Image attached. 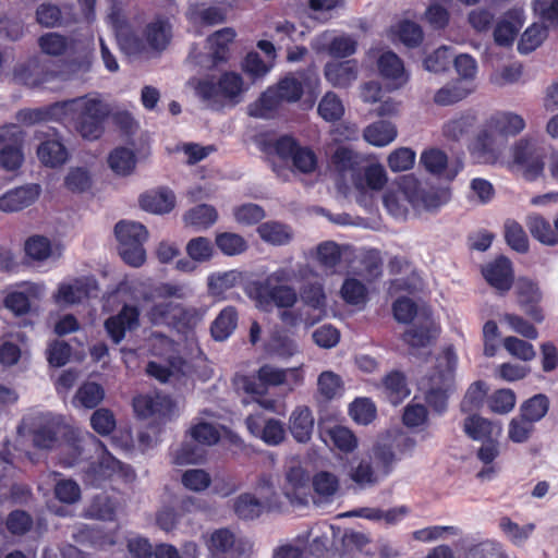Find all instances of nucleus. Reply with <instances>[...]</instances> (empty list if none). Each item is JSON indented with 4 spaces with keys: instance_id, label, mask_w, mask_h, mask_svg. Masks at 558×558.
<instances>
[{
    "instance_id": "obj_27",
    "label": "nucleus",
    "mask_w": 558,
    "mask_h": 558,
    "mask_svg": "<svg viewBox=\"0 0 558 558\" xmlns=\"http://www.w3.org/2000/svg\"><path fill=\"white\" fill-rule=\"evenodd\" d=\"M437 336L435 323L429 318H425L407 329L402 335V340L410 347L420 349L429 345Z\"/></svg>"
},
{
    "instance_id": "obj_5",
    "label": "nucleus",
    "mask_w": 558,
    "mask_h": 558,
    "mask_svg": "<svg viewBox=\"0 0 558 558\" xmlns=\"http://www.w3.org/2000/svg\"><path fill=\"white\" fill-rule=\"evenodd\" d=\"M118 250L123 262L132 267H141L146 260L144 243L148 232L144 225L120 220L114 227Z\"/></svg>"
},
{
    "instance_id": "obj_60",
    "label": "nucleus",
    "mask_w": 558,
    "mask_h": 558,
    "mask_svg": "<svg viewBox=\"0 0 558 558\" xmlns=\"http://www.w3.org/2000/svg\"><path fill=\"white\" fill-rule=\"evenodd\" d=\"M535 432V423L519 413L508 425V438L515 444L527 441Z\"/></svg>"
},
{
    "instance_id": "obj_36",
    "label": "nucleus",
    "mask_w": 558,
    "mask_h": 558,
    "mask_svg": "<svg viewBox=\"0 0 558 558\" xmlns=\"http://www.w3.org/2000/svg\"><path fill=\"white\" fill-rule=\"evenodd\" d=\"M215 245L225 256H238L248 250V243L244 236L234 232H218L215 236Z\"/></svg>"
},
{
    "instance_id": "obj_7",
    "label": "nucleus",
    "mask_w": 558,
    "mask_h": 558,
    "mask_svg": "<svg viewBox=\"0 0 558 558\" xmlns=\"http://www.w3.org/2000/svg\"><path fill=\"white\" fill-rule=\"evenodd\" d=\"M274 87L283 102H296L305 90L316 97L320 92V78L315 66H308L296 73H288Z\"/></svg>"
},
{
    "instance_id": "obj_2",
    "label": "nucleus",
    "mask_w": 558,
    "mask_h": 558,
    "mask_svg": "<svg viewBox=\"0 0 558 558\" xmlns=\"http://www.w3.org/2000/svg\"><path fill=\"white\" fill-rule=\"evenodd\" d=\"M457 367V354L452 345L442 349L432 373L427 378L425 402L432 411L442 415L448 410L450 395L454 391V372Z\"/></svg>"
},
{
    "instance_id": "obj_64",
    "label": "nucleus",
    "mask_w": 558,
    "mask_h": 558,
    "mask_svg": "<svg viewBox=\"0 0 558 558\" xmlns=\"http://www.w3.org/2000/svg\"><path fill=\"white\" fill-rule=\"evenodd\" d=\"M396 34L398 39L409 48L417 47L423 41L422 27L413 21H401L397 25Z\"/></svg>"
},
{
    "instance_id": "obj_31",
    "label": "nucleus",
    "mask_w": 558,
    "mask_h": 558,
    "mask_svg": "<svg viewBox=\"0 0 558 558\" xmlns=\"http://www.w3.org/2000/svg\"><path fill=\"white\" fill-rule=\"evenodd\" d=\"M37 44L44 54L61 57L73 47L74 41L72 38L60 33L49 32L40 35Z\"/></svg>"
},
{
    "instance_id": "obj_8",
    "label": "nucleus",
    "mask_w": 558,
    "mask_h": 558,
    "mask_svg": "<svg viewBox=\"0 0 558 558\" xmlns=\"http://www.w3.org/2000/svg\"><path fill=\"white\" fill-rule=\"evenodd\" d=\"M544 157L543 149L531 138H521L512 147L513 162L522 168L527 181H535L543 174Z\"/></svg>"
},
{
    "instance_id": "obj_53",
    "label": "nucleus",
    "mask_w": 558,
    "mask_h": 558,
    "mask_svg": "<svg viewBox=\"0 0 558 558\" xmlns=\"http://www.w3.org/2000/svg\"><path fill=\"white\" fill-rule=\"evenodd\" d=\"M373 459L381 478L392 472L393 465L398 460L392 447L386 444H377L373 447Z\"/></svg>"
},
{
    "instance_id": "obj_12",
    "label": "nucleus",
    "mask_w": 558,
    "mask_h": 558,
    "mask_svg": "<svg viewBox=\"0 0 558 558\" xmlns=\"http://www.w3.org/2000/svg\"><path fill=\"white\" fill-rule=\"evenodd\" d=\"M141 310L137 305L124 303L121 310L109 316L104 327L114 344H119L126 335V331H134L141 326Z\"/></svg>"
},
{
    "instance_id": "obj_6",
    "label": "nucleus",
    "mask_w": 558,
    "mask_h": 558,
    "mask_svg": "<svg viewBox=\"0 0 558 558\" xmlns=\"http://www.w3.org/2000/svg\"><path fill=\"white\" fill-rule=\"evenodd\" d=\"M287 384V372L270 364L262 365L255 375H244L241 378L243 391L251 395L253 399L267 410H274L275 401L266 399L269 387H277Z\"/></svg>"
},
{
    "instance_id": "obj_20",
    "label": "nucleus",
    "mask_w": 558,
    "mask_h": 558,
    "mask_svg": "<svg viewBox=\"0 0 558 558\" xmlns=\"http://www.w3.org/2000/svg\"><path fill=\"white\" fill-rule=\"evenodd\" d=\"M420 163L428 173L438 178H445L449 181H452L457 177L461 168L449 169L447 154L436 147L424 149L420 157Z\"/></svg>"
},
{
    "instance_id": "obj_25",
    "label": "nucleus",
    "mask_w": 558,
    "mask_h": 558,
    "mask_svg": "<svg viewBox=\"0 0 558 558\" xmlns=\"http://www.w3.org/2000/svg\"><path fill=\"white\" fill-rule=\"evenodd\" d=\"M141 207L154 214L170 213L175 205V196L169 189L148 191L140 197Z\"/></svg>"
},
{
    "instance_id": "obj_18",
    "label": "nucleus",
    "mask_w": 558,
    "mask_h": 558,
    "mask_svg": "<svg viewBox=\"0 0 558 558\" xmlns=\"http://www.w3.org/2000/svg\"><path fill=\"white\" fill-rule=\"evenodd\" d=\"M40 186L38 184H28L8 191L0 196V210L5 213L20 211L39 197Z\"/></svg>"
},
{
    "instance_id": "obj_37",
    "label": "nucleus",
    "mask_w": 558,
    "mask_h": 558,
    "mask_svg": "<svg viewBox=\"0 0 558 558\" xmlns=\"http://www.w3.org/2000/svg\"><path fill=\"white\" fill-rule=\"evenodd\" d=\"M260 239L274 245L288 244L292 239L290 228L278 221H266L257 227Z\"/></svg>"
},
{
    "instance_id": "obj_9",
    "label": "nucleus",
    "mask_w": 558,
    "mask_h": 558,
    "mask_svg": "<svg viewBox=\"0 0 558 558\" xmlns=\"http://www.w3.org/2000/svg\"><path fill=\"white\" fill-rule=\"evenodd\" d=\"M513 286L518 306L535 324H542L545 320V312L542 306L543 292L538 283L531 278L519 277Z\"/></svg>"
},
{
    "instance_id": "obj_34",
    "label": "nucleus",
    "mask_w": 558,
    "mask_h": 558,
    "mask_svg": "<svg viewBox=\"0 0 558 558\" xmlns=\"http://www.w3.org/2000/svg\"><path fill=\"white\" fill-rule=\"evenodd\" d=\"M397 136L395 124L380 120L369 124L364 130V138L374 146L383 147L390 144Z\"/></svg>"
},
{
    "instance_id": "obj_44",
    "label": "nucleus",
    "mask_w": 558,
    "mask_h": 558,
    "mask_svg": "<svg viewBox=\"0 0 558 558\" xmlns=\"http://www.w3.org/2000/svg\"><path fill=\"white\" fill-rule=\"evenodd\" d=\"M313 490L323 501H328L339 489V478L331 472L319 471L312 478Z\"/></svg>"
},
{
    "instance_id": "obj_15",
    "label": "nucleus",
    "mask_w": 558,
    "mask_h": 558,
    "mask_svg": "<svg viewBox=\"0 0 558 558\" xmlns=\"http://www.w3.org/2000/svg\"><path fill=\"white\" fill-rule=\"evenodd\" d=\"M245 425L250 434L268 446H278L286 438L284 426L277 418L265 420L260 414H250L245 418Z\"/></svg>"
},
{
    "instance_id": "obj_54",
    "label": "nucleus",
    "mask_w": 558,
    "mask_h": 558,
    "mask_svg": "<svg viewBox=\"0 0 558 558\" xmlns=\"http://www.w3.org/2000/svg\"><path fill=\"white\" fill-rule=\"evenodd\" d=\"M499 527L514 545H522L534 532L535 524L527 523L521 526L509 517H502L499 520Z\"/></svg>"
},
{
    "instance_id": "obj_21",
    "label": "nucleus",
    "mask_w": 558,
    "mask_h": 558,
    "mask_svg": "<svg viewBox=\"0 0 558 558\" xmlns=\"http://www.w3.org/2000/svg\"><path fill=\"white\" fill-rule=\"evenodd\" d=\"M143 37L150 50L161 52L171 41L172 25L168 19L157 17L145 26Z\"/></svg>"
},
{
    "instance_id": "obj_10",
    "label": "nucleus",
    "mask_w": 558,
    "mask_h": 558,
    "mask_svg": "<svg viewBox=\"0 0 558 558\" xmlns=\"http://www.w3.org/2000/svg\"><path fill=\"white\" fill-rule=\"evenodd\" d=\"M24 133L15 124L7 125L0 131V166L7 171H15L24 161Z\"/></svg>"
},
{
    "instance_id": "obj_29",
    "label": "nucleus",
    "mask_w": 558,
    "mask_h": 558,
    "mask_svg": "<svg viewBox=\"0 0 558 558\" xmlns=\"http://www.w3.org/2000/svg\"><path fill=\"white\" fill-rule=\"evenodd\" d=\"M383 391L388 401L397 405L410 395L405 375L400 371H391L381 379Z\"/></svg>"
},
{
    "instance_id": "obj_33",
    "label": "nucleus",
    "mask_w": 558,
    "mask_h": 558,
    "mask_svg": "<svg viewBox=\"0 0 558 558\" xmlns=\"http://www.w3.org/2000/svg\"><path fill=\"white\" fill-rule=\"evenodd\" d=\"M282 102L275 87L269 86L248 106V114L254 118H269Z\"/></svg>"
},
{
    "instance_id": "obj_58",
    "label": "nucleus",
    "mask_w": 558,
    "mask_h": 558,
    "mask_svg": "<svg viewBox=\"0 0 558 558\" xmlns=\"http://www.w3.org/2000/svg\"><path fill=\"white\" fill-rule=\"evenodd\" d=\"M318 113L327 122H335L344 113L340 98L332 92H328L318 104Z\"/></svg>"
},
{
    "instance_id": "obj_32",
    "label": "nucleus",
    "mask_w": 558,
    "mask_h": 558,
    "mask_svg": "<svg viewBox=\"0 0 558 558\" xmlns=\"http://www.w3.org/2000/svg\"><path fill=\"white\" fill-rule=\"evenodd\" d=\"M526 227L531 235L547 246L557 244V236L554 233V227L549 220L539 214H533L526 218Z\"/></svg>"
},
{
    "instance_id": "obj_42",
    "label": "nucleus",
    "mask_w": 558,
    "mask_h": 558,
    "mask_svg": "<svg viewBox=\"0 0 558 558\" xmlns=\"http://www.w3.org/2000/svg\"><path fill=\"white\" fill-rule=\"evenodd\" d=\"M218 219V213L211 205L201 204L191 208L185 215L186 225L195 227L197 230H205L211 227Z\"/></svg>"
},
{
    "instance_id": "obj_30",
    "label": "nucleus",
    "mask_w": 558,
    "mask_h": 558,
    "mask_svg": "<svg viewBox=\"0 0 558 558\" xmlns=\"http://www.w3.org/2000/svg\"><path fill=\"white\" fill-rule=\"evenodd\" d=\"M487 122L500 136H515L525 128L524 119L512 112H497Z\"/></svg>"
},
{
    "instance_id": "obj_52",
    "label": "nucleus",
    "mask_w": 558,
    "mask_h": 558,
    "mask_svg": "<svg viewBox=\"0 0 558 558\" xmlns=\"http://www.w3.org/2000/svg\"><path fill=\"white\" fill-rule=\"evenodd\" d=\"M60 425L47 422L32 433L34 447L38 449H52L58 441Z\"/></svg>"
},
{
    "instance_id": "obj_49",
    "label": "nucleus",
    "mask_w": 558,
    "mask_h": 558,
    "mask_svg": "<svg viewBox=\"0 0 558 558\" xmlns=\"http://www.w3.org/2000/svg\"><path fill=\"white\" fill-rule=\"evenodd\" d=\"M548 35L547 25L532 24L522 34L518 50L520 53L527 54L538 48Z\"/></svg>"
},
{
    "instance_id": "obj_39",
    "label": "nucleus",
    "mask_w": 558,
    "mask_h": 558,
    "mask_svg": "<svg viewBox=\"0 0 558 558\" xmlns=\"http://www.w3.org/2000/svg\"><path fill=\"white\" fill-rule=\"evenodd\" d=\"M350 480L361 489H366L377 485L383 478L374 469L373 463L367 460H361L356 466L351 468Z\"/></svg>"
},
{
    "instance_id": "obj_11",
    "label": "nucleus",
    "mask_w": 558,
    "mask_h": 558,
    "mask_svg": "<svg viewBox=\"0 0 558 558\" xmlns=\"http://www.w3.org/2000/svg\"><path fill=\"white\" fill-rule=\"evenodd\" d=\"M481 274L487 284L500 296L508 294L517 281L513 264L511 259L505 255H498L493 260L483 265Z\"/></svg>"
},
{
    "instance_id": "obj_41",
    "label": "nucleus",
    "mask_w": 558,
    "mask_h": 558,
    "mask_svg": "<svg viewBox=\"0 0 558 558\" xmlns=\"http://www.w3.org/2000/svg\"><path fill=\"white\" fill-rule=\"evenodd\" d=\"M463 432L472 440L493 438L494 423L478 414L469 415L463 423Z\"/></svg>"
},
{
    "instance_id": "obj_61",
    "label": "nucleus",
    "mask_w": 558,
    "mask_h": 558,
    "mask_svg": "<svg viewBox=\"0 0 558 558\" xmlns=\"http://www.w3.org/2000/svg\"><path fill=\"white\" fill-rule=\"evenodd\" d=\"M475 121V116L470 113L452 119L444 125V135L449 140L459 141L471 131Z\"/></svg>"
},
{
    "instance_id": "obj_50",
    "label": "nucleus",
    "mask_w": 558,
    "mask_h": 558,
    "mask_svg": "<svg viewBox=\"0 0 558 558\" xmlns=\"http://www.w3.org/2000/svg\"><path fill=\"white\" fill-rule=\"evenodd\" d=\"M181 307L172 302H160L153 304L146 312L147 320L153 326L169 325L177 318V312Z\"/></svg>"
},
{
    "instance_id": "obj_13",
    "label": "nucleus",
    "mask_w": 558,
    "mask_h": 558,
    "mask_svg": "<svg viewBox=\"0 0 558 558\" xmlns=\"http://www.w3.org/2000/svg\"><path fill=\"white\" fill-rule=\"evenodd\" d=\"M252 298L263 308L271 304L279 308H289L298 301V294L292 287L286 284L270 287L260 282L254 286Z\"/></svg>"
},
{
    "instance_id": "obj_63",
    "label": "nucleus",
    "mask_w": 558,
    "mask_h": 558,
    "mask_svg": "<svg viewBox=\"0 0 558 558\" xmlns=\"http://www.w3.org/2000/svg\"><path fill=\"white\" fill-rule=\"evenodd\" d=\"M502 343L506 351L518 360L530 362L536 356L533 344L526 340L508 336Z\"/></svg>"
},
{
    "instance_id": "obj_14",
    "label": "nucleus",
    "mask_w": 558,
    "mask_h": 558,
    "mask_svg": "<svg viewBox=\"0 0 558 558\" xmlns=\"http://www.w3.org/2000/svg\"><path fill=\"white\" fill-rule=\"evenodd\" d=\"M210 558H244L245 550L233 532L227 527L215 530L205 539Z\"/></svg>"
},
{
    "instance_id": "obj_57",
    "label": "nucleus",
    "mask_w": 558,
    "mask_h": 558,
    "mask_svg": "<svg viewBox=\"0 0 558 558\" xmlns=\"http://www.w3.org/2000/svg\"><path fill=\"white\" fill-rule=\"evenodd\" d=\"M501 322L507 324L513 332L525 339L535 340L538 337L537 328L533 324L534 322H530L519 314L505 313L501 317Z\"/></svg>"
},
{
    "instance_id": "obj_45",
    "label": "nucleus",
    "mask_w": 558,
    "mask_h": 558,
    "mask_svg": "<svg viewBox=\"0 0 558 558\" xmlns=\"http://www.w3.org/2000/svg\"><path fill=\"white\" fill-rule=\"evenodd\" d=\"M234 512L243 520H254L264 511L263 502L251 493L241 494L234 501Z\"/></svg>"
},
{
    "instance_id": "obj_47",
    "label": "nucleus",
    "mask_w": 558,
    "mask_h": 558,
    "mask_svg": "<svg viewBox=\"0 0 558 558\" xmlns=\"http://www.w3.org/2000/svg\"><path fill=\"white\" fill-rule=\"evenodd\" d=\"M166 398L140 395L133 399V409L141 418H148L155 414L163 413L167 403Z\"/></svg>"
},
{
    "instance_id": "obj_22",
    "label": "nucleus",
    "mask_w": 558,
    "mask_h": 558,
    "mask_svg": "<svg viewBox=\"0 0 558 558\" xmlns=\"http://www.w3.org/2000/svg\"><path fill=\"white\" fill-rule=\"evenodd\" d=\"M314 429V416L306 405L296 407L289 417V430L296 442L306 444L311 440Z\"/></svg>"
},
{
    "instance_id": "obj_46",
    "label": "nucleus",
    "mask_w": 558,
    "mask_h": 558,
    "mask_svg": "<svg viewBox=\"0 0 558 558\" xmlns=\"http://www.w3.org/2000/svg\"><path fill=\"white\" fill-rule=\"evenodd\" d=\"M378 70L381 76L393 81L405 82L404 65L402 60L393 51L384 52L378 59Z\"/></svg>"
},
{
    "instance_id": "obj_4",
    "label": "nucleus",
    "mask_w": 558,
    "mask_h": 558,
    "mask_svg": "<svg viewBox=\"0 0 558 558\" xmlns=\"http://www.w3.org/2000/svg\"><path fill=\"white\" fill-rule=\"evenodd\" d=\"M243 85V78L239 73L225 72L217 82L213 78L198 81L195 92L211 108L218 109L226 102H239V97L244 90Z\"/></svg>"
},
{
    "instance_id": "obj_40",
    "label": "nucleus",
    "mask_w": 558,
    "mask_h": 558,
    "mask_svg": "<svg viewBox=\"0 0 558 558\" xmlns=\"http://www.w3.org/2000/svg\"><path fill=\"white\" fill-rule=\"evenodd\" d=\"M61 102H56L47 108L20 110L16 119L24 124L33 125L43 121L61 120Z\"/></svg>"
},
{
    "instance_id": "obj_55",
    "label": "nucleus",
    "mask_w": 558,
    "mask_h": 558,
    "mask_svg": "<svg viewBox=\"0 0 558 558\" xmlns=\"http://www.w3.org/2000/svg\"><path fill=\"white\" fill-rule=\"evenodd\" d=\"M239 279L240 272L236 270L211 274L207 279L208 291L213 295H221L226 291L235 287Z\"/></svg>"
},
{
    "instance_id": "obj_35",
    "label": "nucleus",
    "mask_w": 558,
    "mask_h": 558,
    "mask_svg": "<svg viewBox=\"0 0 558 558\" xmlns=\"http://www.w3.org/2000/svg\"><path fill=\"white\" fill-rule=\"evenodd\" d=\"M259 146L267 154L275 153L282 160H291L300 144L292 135L284 134L276 140H263Z\"/></svg>"
},
{
    "instance_id": "obj_16",
    "label": "nucleus",
    "mask_w": 558,
    "mask_h": 558,
    "mask_svg": "<svg viewBox=\"0 0 558 558\" xmlns=\"http://www.w3.org/2000/svg\"><path fill=\"white\" fill-rule=\"evenodd\" d=\"M228 11L225 3L207 5L204 2H196L189 5L186 19L195 26H215L227 21Z\"/></svg>"
},
{
    "instance_id": "obj_24",
    "label": "nucleus",
    "mask_w": 558,
    "mask_h": 558,
    "mask_svg": "<svg viewBox=\"0 0 558 558\" xmlns=\"http://www.w3.org/2000/svg\"><path fill=\"white\" fill-rule=\"evenodd\" d=\"M37 157L47 168H59L69 159V151L60 138H46L37 147Z\"/></svg>"
},
{
    "instance_id": "obj_59",
    "label": "nucleus",
    "mask_w": 558,
    "mask_h": 558,
    "mask_svg": "<svg viewBox=\"0 0 558 558\" xmlns=\"http://www.w3.org/2000/svg\"><path fill=\"white\" fill-rule=\"evenodd\" d=\"M340 293L343 301L350 305L364 304L367 301V288L355 278H347Z\"/></svg>"
},
{
    "instance_id": "obj_62",
    "label": "nucleus",
    "mask_w": 558,
    "mask_h": 558,
    "mask_svg": "<svg viewBox=\"0 0 558 558\" xmlns=\"http://www.w3.org/2000/svg\"><path fill=\"white\" fill-rule=\"evenodd\" d=\"M486 386L482 380L473 383L466 390L461 403L460 410L463 413H471L478 410L484 402L486 397Z\"/></svg>"
},
{
    "instance_id": "obj_23",
    "label": "nucleus",
    "mask_w": 558,
    "mask_h": 558,
    "mask_svg": "<svg viewBox=\"0 0 558 558\" xmlns=\"http://www.w3.org/2000/svg\"><path fill=\"white\" fill-rule=\"evenodd\" d=\"M324 74L332 86L345 88L357 77V62L355 60L328 62L325 65Z\"/></svg>"
},
{
    "instance_id": "obj_43",
    "label": "nucleus",
    "mask_w": 558,
    "mask_h": 558,
    "mask_svg": "<svg viewBox=\"0 0 558 558\" xmlns=\"http://www.w3.org/2000/svg\"><path fill=\"white\" fill-rule=\"evenodd\" d=\"M549 398L544 393H536L520 405V414L533 423L539 422L549 410Z\"/></svg>"
},
{
    "instance_id": "obj_28",
    "label": "nucleus",
    "mask_w": 558,
    "mask_h": 558,
    "mask_svg": "<svg viewBox=\"0 0 558 558\" xmlns=\"http://www.w3.org/2000/svg\"><path fill=\"white\" fill-rule=\"evenodd\" d=\"M238 322V310L232 305L223 307L210 325V333L214 340H227L236 329Z\"/></svg>"
},
{
    "instance_id": "obj_3",
    "label": "nucleus",
    "mask_w": 558,
    "mask_h": 558,
    "mask_svg": "<svg viewBox=\"0 0 558 558\" xmlns=\"http://www.w3.org/2000/svg\"><path fill=\"white\" fill-rule=\"evenodd\" d=\"M61 118L73 113L76 132L85 140L95 141L105 132V122L110 114L107 104L97 98L80 97L61 102Z\"/></svg>"
},
{
    "instance_id": "obj_26",
    "label": "nucleus",
    "mask_w": 558,
    "mask_h": 558,
    "mask_svg": "<svg viewBox=\"0 0 558 558\" xmlns=\"http://www.w3.org/2000/svg\"><path fill=\"white\" fill-rule=\"evenodd\" d=\"M496 135L498 134L489 128L488 122L477 133L470 145V151L478 161L489 162L496 158Z\"/></svg>"
},
{
    "instance_id": "obj_56",
    "label": "nucleus",
    "mask_w": 558,
    "mask_h": 558,
    "mask_svg": "<svg viewBox=\"0 0 558 558\" xmlns=\"http://www.w3.org/2000/svg\"><path fill=\"white\" fill-rule=\"evenodd\" d=\"M185 251L187 256L196 263L209 262L214 257V244L206 236H196L191 239Z\"/></svg>"
},
{
    "instance_id": "obj_19",
    "label": "nucleus",
    "mask_w": 558,
    "mask_h": 558,
    "mask_svg": "<svg viewBox=\"0 0 558 558\" xmlns=\"http://www.w3.org/2000/svg\"><path fill=\"white\" fill-rule=\"evenodd\" d=\"M57 76L54 71L46 69L37 60H29L14 69V78L28 87H38L51 82Z\"/></svg>"
},
{
    "instance_id": "obj_38",
    "label": "nucleus",
    "mask_w": 558,
    "mask_h": 558,
    "mask_svg": "<svg viewBox=\"0 0 558 558\" xmlns=\"http://www.w3.org/2000/svg\"><path fill=\"white\" fill-rule=\"evenodd\" d=\"M504 238L508 246L520 253L529 252V238L523 227L514 219H507L504 223Z\"/></svg>"
},
{
    "instance_id": "obj_1",
    "label": "nucleus",
    "mask_w": 558,
    "mask_h": 558,
    "mask_svg": "<svg viewBox=\"0 0 558 558\" xmlns=\"http://www.w3.org/2000/svg\"><path fill=\"white\" fill-rule=\"evenodd\" d=\"M62 437L69 453V457L64 459V462L68 465H73L81 459L84 450L83 442L85 439L97 444L104 450V453L99 460L90 462L83 471L82 480L85 485L99 488L102 487L107 482L111 481L114 475H121L124 478H128L131 468L114 458L106 449L105 445L93 434L86 433L83 435L73 428H65Z\"/></svg>"
},
{
    "instance_id": "obj_51",
    "label": "nucleus",
    "mask_w": 558,
    "mask_h": 558,
    "mask_svg": "<svg viewBox=\"0 0 558 558\" xmlns=\"http://www.w3.org/2000/svg\"><path fill=\"white\" fill-rule=\"evenodd\" d=\"M104 397L105 391L99 384L86 381L77 389L74 403L77 402L86 409H94L102 401Z\"/></svg>"
},
{
    "instance_id": "obj_48",
    "label": "nucleus",
    "mask_w": 558,
    "mask_h": 558,
    "mask_svg": "<svg viewBox=\"0 0 558 558\" xmlns=\"http://www.w3.org/2000/svg\"><path fill=\"white\" fill-rule=\"evenodd\" d=\"M108 163L114 173L128 175L135 168L136 157L131 149L118 147L109 154Z\"/></svg>"
},
{
    "instance_id": "obj_17",
    "label": "nucleus",
    "mask_w": 558,
    "mask_h": 558,
    "mask_svg": "<svg viewBox=\"0 0 558 558\" xmlns=\"http://www.w3.org/2000/svg\"><path fill=\"white\" fill-rule=\"evenodd\" d=\"M318 433L325 444L332 445L341 452L351 453L357 448L359 442L356 436L345 426L337 424L327 426L325 423L319 422Z\"/></svg>"
}]
</instances>
